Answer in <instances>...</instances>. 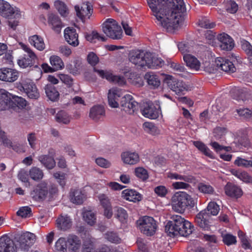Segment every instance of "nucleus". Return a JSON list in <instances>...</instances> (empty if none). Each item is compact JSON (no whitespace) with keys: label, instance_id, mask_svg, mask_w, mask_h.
<instances>
[{"label":"nucleus","instance_id":"24","mask_svg":"<svg viewBox=\"0 0 252 252\" xmlns=\"http://www.w3.org/2000/svg\"><path fill=\"white\" fill-rule=\"evenodd\" d=\"M122 197L125 200L133 202H137L142 200V195L133 189H126L122 191Z\"/></svg>","mask_w":252,"mask_h":252},{"label":"nucleus","instance_id":"36","mask_svg":"<svg viewBox=\"0 0 252 252\" xmlns=\"http://www.w3.org/2000/svg\"><path fill=\"white\" fill-rule=\"evenodd\" d=\"M114 215L121 223H125L128 219V214L126 210L121 207L116 206L114 208Z\"/></svg>","mask_w":252,"mask_h":252},{"label":"nucleus","instance_id":"62","mask_svg":"<svg viewBox=\"0 0 252 252\" xmlns=\"http://www.w3.org/2000/svg\"><path fill=\"white\" fill-rule=\"evenodd\" d=\"M98 198L103 208L111 205L110 200L107 195L103 193L100 194L98 195Z\"/></svg>","mask_w":252,"mask_h":252},{"label":"nucleus","instance_id":"10","mask_svg":"<svg viewBox=\"0 0 252 252\" xmlns=\"http://www.w3.org/2000/svg\"><path fill=\"white\" fill-rule=\"evenodd\" d=\"M21 46L27 54H24L18 60L17 63L20 67L26 68L33 66L37 57L35 53L27 45L22 43Z\"/></svg>","mask_w":252,"mask_h":252},{"label":"nucleus","instance_id":"1","mask_svg":"<svg viewBox=\"0 0 252 252\" xmlns=\"http://www.w3.org/2000/svg\"><path fill=\"white\" fill-rule=\"evenodd\" d=\"M148 5L158 23L169 29L179 24L182 14L186 12L184 0H147Z\"/></svg>","mask_w":252,"mask_h":252},{"label":"nucleus","instance_id":"9","mask_svg":"<svg viewBox=\"0 0 252 252\" xmlns=\"http://www.w3.org/2000/svg\"><path fill=\"white\" fill-rule=\"evenodd\" d=\"M150 58V52L142 50L131 51L129 54V60L130 63L140 68H145Z\"/></svg>","mask_w":252,"mask_h":252},{"label":"nucleus","instance_id":"49","mask_svg":"<svg viewBox=\"0 0 252 252\" xmlns=\"http://www.w3.org/2000/svg\"><path fill=\"white\" fill-rule=\"evenodd\" d=\"M198 190L203 194H213L215 192L214 188L209 184L200 183L197 185Z\"/></svg>","mask_w":252,"mask_h":252},{"label":"nucleus","instance_id":"45","mask_svg":"<svg viewBox=\"0 0 252 252\" xmlns=\"http://www.w3.org/2000/svg\"><path fill=\"white\" fill-rule=\"evenodd\" d=\"M29 175L33 180L38 181L43 178L44 173L43 171L39 168L33 167L29 171Z\"/></svg>","mask_w":252,"mask_h":252},{"label":"nucleus","instance_id":"59","mask_svg":"<svg viewBox=\"0 0 252 252\" xmlns=\"http://www.w3.org/2000/svg\"><path fill=\"white\" fill-rule=\"evenodd\" d=\"M242 49L248 55V58L252 56V45L247 41L243 40L241 41Z\"/></svg>","mask_w":252,"mask_h":252},{"label":"nucleus","instance_id":"29","mask_svg":"<svg viewBox=\"0 0 252 252\" xmlns=\"http://www.w3.org/2000/svg\"><path fill=\"white\" fill-rule=\"evenodd\" d=\"M120 97V92L117 89H112L109 91L108 94V101L109 106L112 108H117L119 106L118 101Z\"/></svg>","mask_w":252,"mask_h":252},{"label":"nucleus","instance_id":"57","mask_svg":"<svg viewBox=\"0 0 252 252\" xmlns=\"http://www.w3.org/2000/svg\"><path fill=\"white\" fill-rule=\"evenodd\" d=\"M235 165L246 168L252 167V161L238 157L234 161Z\"/></svg>","mask_w":252,"mask_h":252},{"label":"nucleus","instance_id":"43","mask_svg":"<svg viewBox=\"0 0 252 252\" xmlns=\"http://www.w3.org/2000/svg\"><path fill=\"white\" fill-rule=\"evenodd\" d=\"M83 218L88 224L93 226L96 222V217L94 213L91 210H87L83 213Z\"/></svg>","mask_w":252,"mask_h":252},{"label":"nucleus","instance_id":"25","mask_svg":"<svg viewBox=\"0 0 252 252\" xmlns=\"http://www.w3.org/2000/svg\"><path fill=\"white\" fill-rule=\"evenodd\" d=\"M48 23L55 32L57 33L61 32L63 25L60 18L57 15L53 13L49 14Z\"/></svg>","mask_w":252,"mask_h":252},{"label":"nucleus","instance_id":"5","mask_svg":"<svg viewBox=\"0 0 252 252\" xmlns=\"http://www.w3.org/2000/svg\"><path fill=\"white\" fill-rule=\"evenodd\" d=\"M172 209L176 212L183 213L186 209H191L197 204L196 198L185 192L175 193L171 198Z\"/></svg>","mask_w":252,"mask_h":252},{"label":"nucleus","instance_id":"44","mask_svg":"<svg viewBox=\"0 0 252 252\" xmlns=\"http://www.w3.org/2000/svg\"><path fill=\"white\" fill-rule=\"evenodd\" d=\"M93 70L94 72L97 73L102 78L106 79L108 81L113 83L116 76L113 75L111 71L98 69L96 67H94Z\"/></svg>","mask_w":252,"mask_h":252},{"label":"nucleus","instance_id":"30","mask_svg":"<svg viewBox=\"0 0 252 252\" xmlns=\"http://www.w3.org/2000/svg\"><path fill=\"white\" fill-rule=\"evenodd\" d=\"M121 157L124 162L128 164H135L139 161V156L135 152H124Z\"/></svg>","mask_w":252,"mask_h":252},{"label":"nucleus","instance_id":"47","mask_svg":"<svg viewBox=\"0 0 252 252\" xmlns=\"http://www.w3.org/2000/svg\"><path fill=\"white\" fill-rule=\"evenodd\" d=\"M55 251L57 252H67V241L65 238L61 237L56 241Z\"/></svg>","mask_w":252,"mask_h":252},{"label":"nucleus","instance_id":"6","mask_svg":"<svg viewBox=\"0 0 252 252\" xmlns=\"http://www.w3.org/2000/svg\"><path fill=\"white\" fill-rule=\"evenodd\" d=\"M102 29L103 32L112 39L119 40L123 37L121 27L113 19H107L102 25Z\"/></svg>","mask_w":252,"mask_h":252},{"label":"nucleus","instance_id":"26","mask_svg":"<svg viewBox=\"0 0 252 252\" xmlns=\"http://www.w3.org/2000/svg\"><path fill=\"white\" fill-rule=\"evenodd\" d=\"M183 60L187 66L190 69L198 71L200 69L201 63L194 56L186 54L183 56Z\"/></svg>","mask_w":252,"mask_h":252},{"label":"nucleus","instance_id":"34","mask_svg":"<svg viewBox=\"0 0 252 252\" xmlns=\"http://www.w3.org/2000/svg\"><path fill=\"white\" fill-rule=\"evenodd\" d=\"M45 93L48 98L52 101H56L59 98V93L52 84H47L45 87Z\"/></svg>","mask_w":252,"mask_h":252},{"label":"nucleus","instance_id":"52","mask_svg":"<svg viewBox=\"0 0 252 252\" xmlns=\"http://www.w3.org/2000/svg\"><path fill=\"white\" fill-rule=\"evenodd\" d=\"M199 26L205 29H213L216 24L214 22L211 21L207 17H202L199 20Z\"/></svg>","mask_w":252,"mask_h":252},{"label":"nucleus","instance_id":"39","mask_svg":"<svg viewBox=\"0 0 252 252\" xmlns=\"http://www.w3.org/2000/svg\"><path fill=\"white\" fill-rule=\"evenodd\" d=\"M232 174L235 177L246 183H252V177L247 172L233 169Z\"/></svg>","mask_w":252,"mask_h":252},{"label":"nucleus","instance_id":"48","mask_svg":"<svg viewBox=\"0 0 252 252\" xmlns=\"http://www.w3.org/2000/svg\"><path fill=\"white\" fill-rule=\"evenodd\" d=\"M86 40L91 42H95V39L101 41H105L107 39L104 35H100L97 32L93 31L91 34L87 33L85 34Z\"/></svg>","mask_w":252,"mask_h":252},{"label":"nucleus","instance_id":"28","mask_svg":"<svg viewBox=\"0 0 252 252\" xmlns=\"http://www.w3.org/2000/svg\"><path fill=\"white\" fill-rule=\"evenodd\" d=\"M85 195L79 189H71L69 192V198L71 202L76 204L83 203Z\"/></svg>","mask_w":252,"mask_h":252},{"label":"nucleus","instance_id":"42","mask_svg":"<svg viewBox=\"0 0 252 252\" xmlns=\"http://www.w3.org/2000/svg\"><path fill=\"white\" fill-rule=\"evenodd\" d=\"M143 127L147 133L152 135H157L160 133L158 127L151 122H145L143 124Z\"/></svg>","mask_w":252,"mask_h":252},{"label":"nucleus","instance_id":"31","mask_svg":"<svg viewBox=\"0 0 252 252\" xmlns=\"http://www.w3.org/2000/svg\"><path fill=\"white\" fill-rule=\"evenodd\" d=\"M71 219L67 215H61L56 220L57 228L62 230H66L71 226Z\"/></svg>","mask_w":252,"mask_h":252},{"label":"nucleus","instance_id":"4","mask_svg":"<svg viewBox=\"0 0 252 252\" xmlns=\"http://www.w3.org/2000/svg\"><path fill=\"white\" fill-rule=\"evenodd\" d=\"M220 206L215 202H210L207 208L198 213L195 218L196 224L205 230H208L211 226V216H216L220 211Z\"/></svg>","mask_w":252,"mask_h":252},{"label":"nucleus","instance_id":"19","mask_svg":"<svg viewBox=\"0 0 252 252\" xmlns=\"http://www.w3.org/2000/svg\"><path fill=\"white\" fill-rule=\"evenodd\" d=\"M77 16L81 20L89 19L93 13V7L89 2L83 3L81 6L75 5L74 7Z\"/></svg>","mask_w":252,"mask_h":252},{"label":"nucleus","instance_id":"12","mask_svg":"<svg viewBox=\"0 0 252 252\" xmlns=\"http://www.w3.org/2000/svg\"><path fill=\"white\" fill-rule=\"evenodd\" d=\"M141 111L143 116L150 119H156L161 112L159 105H155L151 101L144 103Z\"/></svg>","mask_w":252,"mask_h":252},{"label":"nucleus","instance_id":"33","mask_svg":"<svg viewBox=\"0 0 252 252\" xmlns=\"http://www.w3.org/2000/svg\"><path fill=\"white\" fill-rule=\"evenodd\" d=\"M38 159L47 169H52L56 166V161L54 159V158L50 157L49 155H41L38 157Z\"/></svg>","mask_w":252,"mask_h":252},{"label":"nucleus","instance_id":"16","mask_svg":"<svg viewBox=\"0 0 252 252\" xmlns=\"http://www.w3.org/2000/svg\"><path fill=\"white\" fill-rule=\"evenodd\" d=\"M35 235L31 232H26L19 237V248L22 251H28L35 242Z\"/></svg>","mask_w":252,"mask_h":252},{"label":"nucleus","instance_id":"60","mask_svg":"<svg viewBox=\"0 0 252 252\" xmlns=\"http://www.w3.org/2000/svg\"><path fill=\"white\" fill-rule=\"evenodd\" d=\"M237 112L240 116L247 119L252 118V110L248 108H240L237 109Z\"/></svg>","mask_w":252,"mask_h":252},{"label":"nucleus","instance_id":"15","mask_svg":"<svg viewBox=\"0 0 252 252\" xmlns=\"http://www.w3.org/2000/svg\"><path fill=\"white\" fill-rule=\"evenodd\" d=\"M48 194V185L44 182L37 184L31 193L33 199L36 201L44 200Z\"/></svg>","mask_w":252,"mask_h":252},{"label":"nucleus","instance_id":"41","mask_svg":"<svg viewBox=\"0 0 252 252\" xmlns=\"http://www.w3.org/2000/svg\"><path fill=\"white\" fill-rule=\"evenodd\" d=\"M147 63V67L152 69H157L162 66L164 62L160 58H156L153 56L150 53V58Z\"/></svg>","mask_w":252,"mask_h":252},{"label":"nucleus","instance_id":"18","mask_svg":"<svg viewBox=\"0 0 252 252\" xmlns=\"http://www.w3.org/2000/svg\"><path fill=\"white\" fill-rule=\"evenodd\" d=\"M19 77V72L15 69L10 68L0 69V80L5 82H13Z\"/></svg>","mask_w":252,"mask_h":252},{"label":"nucleus","instance_id":"8","mask_svg":"<svg viewBox=\"0 0 252 252\" xmlns=\"http://www.w3.org/2000/svg\"><path fill=\"white\" fill-rule=\"evenodd\" d=\"M17 89L25 93L31 99H36L39 97V93L35 83L28 78L21 80L17 84Z\"/></svg>","mask_w":252,"mask_h":252},{"label":"nucleus","instance_id":"7","mask_svg":"<svg viewBox=\"0 0 252 252\" xmlns=\"http://www.w3.org/2000/svg\"><path fill=\"white\" fill-rule=\"evenodd\" d=\"M137 224L142 233L150 236L155 234L158 227L154 219L147 216H143L137 220Z\"/></svg>","mask_w":252,"mask_h":252},{"label":"nucleus","instance_id":"40","mask_svg":"<svg viewBox=\"0 0 252 252\" xmlns=\"http://www.w3.org/2000/svg\"><path fill=\"white\" fill-rule=\"evenodd\" d=\"M50 63L55 71L63 69L64 66L63 60L58 56H51L50 58Z\"/></svg>","mask_w":252,"mask_h":252},{"label":"nucleus","instance_id":"22","mask_svg":"<svg viewBox=\"0 0 252 252\" xmlns=\"http://www.w3.org/2000/svg\"><path fill=\"white\" fill-rule=\"evenodd\" d=\"M218 39L220 42V46L222 50L230 51L234 47V43L233 39L227 34L222 33L218 36Z\"/></svg>","mask_w":252,"mask_h":252},{"label":"nucleus","instance_id":"64","mask_svg":"<svg viewBox=\"0 0 252 252\" xmlns=\"http://www.w3.org/2000/svg\"><path fill=\"white\" fill-rule=\"evenodd\" d=\"M87 61L90 64L95 67L99 62V58L95 53L90 52L87 56Z\"/></svg>","mask_w":252,"mask_h":252},{"label":"nucleus","instance_id":"46","mask_svg":"<svg viewBox=\"0 0 252 252\" xmlns=\"http://www.w3.org/2000/svg\"><path fill=\"white\" fill-rule=\"evenodd\" d=\"M54 6L62 16L66 17L68 14V8L64 2L57 0L54 2Z\"/></svg>","mask_w":252,"mask_h":252},{"label":"nucleus","instance_id":"3","mask_svg":"<svg viewBox=\"0 0 252 252\" xmlns=\"http://www.w3.org/2000/svg\"><path fill=\"white\" fill-rule=\"evenodd\" d=\"M26 100L22 97L13 95L4 89H0V111L13 110L19 111L26 106Z\"/></svg>","mask_w":252,"mask_h":252},{"label":"nucleus","instance_id":"56","mask_svg":"<svg viewBox=\"0 0 252 252\" xmlns=\"http://www.w3.org/2000/svg\"><path fill=\"white\" fill-rule=\"evenodd\" d=\"M227 132V129L223 127L217 126L213 130V135L216 140H219L222 138Z\"/></svg>","mask_w":252,"mask_h":252},{"label":"nucleus","instance_id":"27","mask_svg":"<svg viewBox=\"0 0 252 252\" xmlns=\"http://www.w3.org/2000/svg\"><path fill=\"white\" fill-rule=\"evenodd\" d=\"M68 250L69 252H79L81 242L79 237L76 235H70L66 240Z\"/></svg>","mask_w":252,"mask_h":252},{"label":"nucleus","instance_id":"38","mask_svg":"<svg viewBox=\"0 0 252 252\" xmlns=\"http://www.w3.org/2000/svg\"><path fill=\"white\" fill-rule=\"evenodd\" d=\"M193 145L204 155L211 158H214L213 152L204 143L200 141H194L193 142Z\"/></svg>","mask_w":252,"mask_h":252},{"label":"nucleus","instance_id":"13","mask_svg":"<svg viewBox=\"0 0 252 252\" xmlns=\"http://www.w3.org/2000/svg\"><path fill=\"white\" fill-rule=\"evenodd\" d=\"M120 105L126 112L131 115L138 109V103L131 95L127 94L121 98Z\"/></svg>","mask_w":252,"mask_h":252},{"label":"nucleus","instance_id":"11","mask_svg":"<svg viewBox=\"0 0 252 252\" xmlns=\"http://www.w3.org/2000/svg\"><path fill=\"white\" fill-rule=\"evenodd\" d=\"M166 83L168 87L176 94L179 95H184L188 91V86L182 80L169 76L166 78Z\"/></svg>","mask_w":252,"mask_h":252},{"label":"nucleus","instance_id":"32","mask_svg":"<svg viewBox=\"0 0 252 252\" xmlns=\"http://www.w3.org/2000/svg\"><path fill=\"white\" fill-rule=\"evenodd\" d=\"M105 115V110L102 106L98 105L93 106L90 109V117L93 120L97 121Z\"/></svg>","mask_w":252,"mask_h":252},{"label":"nucleus","instance_id":"2","mask_svg":"<svg viewBox=\"0 0 252 252\" xmlns=\"http://www.w3.org/2000/svg\"><path fill=\"white\" fill-rule=\"evenodd\" d=\"M172 220L168 221L165 231L170 237L178 235L187 237L194 230L193 225L188 220L179 215L173 216Z\"/></svg>","mask_w":252,"mask_h":252},{"label":"nucleus","instance_id":"55","mask_svg":"<svg viewBox=\"0 0 252 252\" xmlns=\"http://www.w3.org/2000/svg\"><path fill=\"white\" fill-rule=\"evenodd\" d=\"M105 238L111 243L119 244L121 243V239L117 233L114 232H107L105 234Z\"/></svg>","mask_w":252,"mask_h":252},{"label":"nucleus","instance_id":"37","mask_svg":"<svg viewBox=\"0 0 252 252\" xmlns=\"http://www.w3.org/2000/svg\"><path fill=\"white\" fill-rule=\"evenodd\" d=\"M145 78L151 88H157L160 84V81L158 76L153 72H147L145 75Z\"/></svg>","mask_w":252,"mask_h":252},{"label":"nucleus","instance_id":"50","mask_svg":"<svg viewBox=\"0 0 252 252\" xmlns=\"http://www.w3.org/2000/svg\"><path fill=\"white\" fill-rule=\"evenodd\" d=\"M82 252H97L94 243L91 239H86L84 241Z\"/></svg>","mask_w":252,"mask_h":252},{"label":"nucleus","instance_id":"51","mask_svg":"<svg viewBox=\"0 0 252 252\" xmlns=\"http://www.w3.org/2000/svg\"><path fill=\"white\" fill-rule=\"evenodd\" d=\"M56 121L59 123L67 124L70 122V118L66 112L63 110L59 111L56 116Z\"/></svg>","mask_w":252,"mask_h":252},{"label":"nucleus","instance_id":"23","mask_svg":"<svg viewBox=\"0 0 252 252\" xmlns=\"http://www.w3.org/2000/svg\"><path fill=\"white\" fill-rule=\"evenodd\" d=\"M217 66L224 72L233 73L235 71L236 68L233 63L228 59L223 58H217L216 60Z\"/></svg>","mask_w":252,"mask_h":252},{"label":"nucleus","instance_id":"17","mask_svg":"<svg viewBox=\"0 0 252 252\" xmlns=\"http://www.w3.org/2000/svg\"><path fill=\"white\" fill-rule=\"evenodd\" d=\"M225 194L232 198L238 199L243 194L240 187L231 182H228L224 187Z\"/></svg>","mask_w":252,"mask_h":252},{"label":"nucleus","instance_id":"20","mask_svg":"<svg viewBox=\"0 0 252 252\" xmlns=\"http://www.w3.org/2000/svg\"><path fill=\"white\" fill-rule=\"evenodd\" d=\"M64 36L66 41L69 45L73 47H76L79 45L78 34L74 28H66L64 31Z\"/></svg>","mask_w":252,"mask_h":252},{"label":"nucleus","instance_id":"14","mask_svg":"<svg viewBox=\"0 0 252 252\" xmlns=\"http://www.w3.org/2000/svg\"><path fill=\"white\" fill-rule=\"evenodd\" d=\"M0 15L6 18L13 17L19 19L21 17L20 11L15 10L8 2L4 0H0Z\"/></svg>","mask_w":252,"mask_h":252},{"label":"nucleus","instance_id":"58","mask_svg":"<svg viewBox=\"0 0 252 252\" xmlns=\"http://www.w3.org/2000/svg\"><path fill=\"white\" fill-rule=\"evenodd\" d=\"M222 241L227 246L235 244L237 242L236 237L232 234H226L222 235Z\"/></svg>","mask_w":252,"mask_h":252},{"label":"nucleus","instance_id":"61","mask_svg":"<svg viewBox=\"0 0 252 252\" xmlns=\"http://www.w3.org/2000/svg\"><path fill=\"white\" fill-rule=\"evenodd\" d=\"M226 9L227 12L230 13H235L238 9V4L234 0H229L226 3Z\"/></svg>","mask_w":252,"mask_h":252},{"label":"nucleus","instance_id":"21","mask_svg":"<svg viewBox=\"0 0 252 252\" xmlns=\"http://www.w3.org/2000/svg\"><path fill=\"white\" fill-rule=\"evenodd\" d=\"M16 248L13 241L7 235L0 237V252H15Z\"/></svg>","mask_w":252,"mask_h":252},{"label":"nucleus","instance_id":"53","mask_svg":"<svg viewBox=\"0 0 252 252\" xmlns=\"http://www.w3.org/2000/svg\"><path fill=\"white\" fill-rule=\"evenodd\" d=\"M16 214L22 218L29 217L32 215V209L28 206L21 207L17 212Z\"/></svg>","mask_w":252,"mask_h":252},{"label":"nucleus","instance_id":"63","mask_svg":"<svg viewBox=\"0 0 252 252\" xmlns=\"http://www.w3.org/2000/svg\"><path fill=\"white\" fill-rule=\"evenodd\" d=\"M54 177L57 180L59 184L63 188L65 185V174L61 172H57L54 173Z\"/></svg>","mask_w":252,"mask_h":252},{"label":"nucleus","instance_id":"35","mask_svg":"<svg viewBox=\"0 0 252 252\" xmlns=\"http://www.w3.org/2000/svg\"><path fill=\"white\" fill-rule=\"evenodd\" d=\"M29 41L31 45L39 51L43 50L45 45L43 38L39 35H33L29 37Z\"/></svg>","mask_w":252,"mask_h":252},{"label":"nucleus","instance_id":"54","mask_svg":"<svg viewBox=\"0 0 252 252\" xmlns=\"http://www.w3.org/2000/svg\"><path fill=\"white\" fill-rule=\"evenodd\" d=\"M134 172L136 176L142 181L146 180L149 177L147 171L143 167L136 168Z\"/></svg>","mask_w":252,"mask_h":252}]
</instances>
